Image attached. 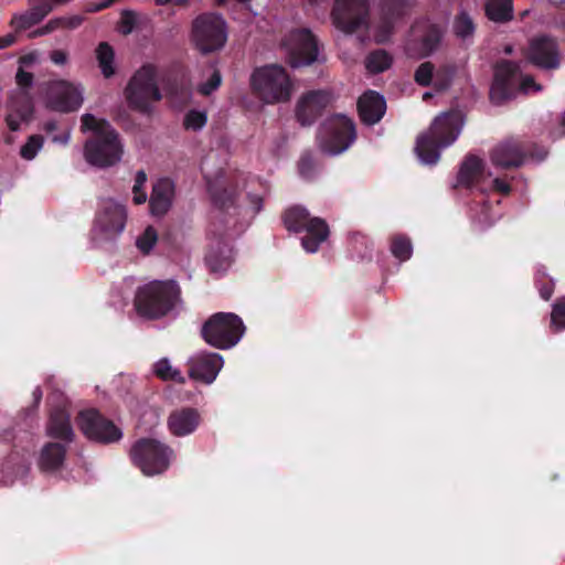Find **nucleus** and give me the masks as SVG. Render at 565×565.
Segmentation results:
<instances>
[{
	"mask_svg": "<svg viewBox=\"0 0 565 565\" xmlns=\"http://www.w3.org/2000/svg\"><path fill=\"white\" fill-rule=\"evenodd\" d=\"M173 196V184L171 179H157L152 184V193L150 195V209L154 215L164 214L172 201Z\"/></svg>",
	"mask_w": 565,
	"mask_h": 565,
	"instance_id": "nucleus-26",
	"label": "nucleus"
},
{
	"mask_svg": "<svg viewBox=\"0 0 565 565\" xmlns=\"http://www.w3.org/2000/svg\"><path fill=\"white\" fill-rule=\"evenodd\" d=\"M439 34L434 31L431 33H429L428 35L425 36L424 39V50H423V55H428L430 54L437 46L438 42H439Z\"/></svg>",
	"mask_w": 565,
	"mask_h": 565,
	"instance_id": "nucleus-51",
	"label": "nucleus"
},
{
	"mask_svg": "<svg viewBox=\"0 0 565 565\" xmlns=\"http://www.w3.org/2000/svg\"><path fill=\"white\" fill-rule=\"evenodd\" d=\"M56 129V122L55 121H47L44 124V130L47 132H52Z\"/></svg>",
	"mask_w": 565,
	"mask_h": 565,
	"instance_id": "nucleus-61",
	"label": "nucleus"
},
{
	"mask_svg": "<svg viewBox=\"0 0 565 565\" xmlns=\"http://www.w3.org/2000/svg\"><path fill=\"white\" fill-rule=\"evenodd\" d=\"M134 463L146 476H156L164 472L172 459L173 450L166 444L156 439H141L131 449Z\"/></svg>",
	"mask_w": 565,
	"mask_h": 565,
	"instance_id": "nucleus-10",
	"label": "nucleus"
},
{
	"mask_svg": "<svg viewBox=\"0 0 565 565\" xmlns=\"http://www.w3.org/2000/svg\"><path fill=\"white\" fill-rule=\"evenodd\" d=\"M71 139V130H65L61 135L53 136L52 141L60 145L68 143Z\"/></svg>",
	"mask_w": 565,
	"mask_h": 565,
	"instance_id": "nucleus-59",
	"label": "nucleus"
},
{
	"mask_svg": "<svg viewBox=\"0 0 565 565\" xmlns=\"http://www.w3.org/2000/svg\"><path fill=\"white\" fill-rule=\"evenodd\" d=\"M332 95L328 90H310L300 96L296 106V116L301 125L312 124L321 113L332 103Z\"/></svg>",
	"mask_w": 565,
	"mask_h": 565,
	"instance_id": "nucleus-19",
	"label": "nucleus"
},
{
	"mask_svg": "<svg viewBox=\"0 0 565 565\" xmlns=\"http://www.w3.org/2000/svg\"><path fill=\"white\" fill-rule=\"evenodd\" d=\"M393 64V56L385 50L372 51L365 57V67L372 74L383 73Z\"/></svg>",
	"mask_w": 565,
	"mask_h": 565,
	"instance_id": "nucleus-31",
	"label": "nucleus"
},
{
	"mask_svg": "<svg viewBox=\"0 0 565 565\" xmlns=\"http://www.w3.org/2000/svg\"><path fill=\"white\" fill-rule=\"evenodd\" d=\"M484 10L488 19L497 23L507 22L513 18L511 0H487Z\"/></svg>",
	"mask_w": 565,
	"mask_h": 565,
	"instance_id": "nucleus-29",
	"label": "nucleus"
},
{
	"mask_svg": "<svg viewBox=\"0 0 565 565\" xmlns=\"http://www.w3.org/2000/svg\"><path fill=\"white\" fill-rule=\"evenodd\" d=\"M551 328L557 332L565 329V297L557 299L551 313Z\"/></svg>",
	"mask_w": 565,
	"mask_h": 565,
	"instance_id": "nucleus-41",
	"label": "nucleus"
},
{
	"mask_svg": "<svg viewBox=\"0 0 565 565\" xmlns=\"http://www.w3.org/2000/svg\"><path fill=\"white\" fill-rule=\"evenodd\" d=\"M301 246L307 253H316L329 237V226L324 220L313 217L302 230Z\"/></svg>",
	"mask_w": 565,
	"mask_h": 565,
	"instance_id": "nucleus-24",
	"label": "nucleus"
},
{
	"mask_svg": "<svg viewBox=\"0 0 565 565\" xmlns=\"http://www.w3.org/2000/svg\"><path fill=\"white\" fill-rule=\"evenodd\" d=\"M33 397H34L35 403H39L41 401L42 392L40 391V388L34 390Z\"/></svg>",
	"mask_w": 565,
	"mask_h": 565,
	"instance_id": "nucleus-64",
	"label": "nucleus"
},
{
	"mask_svg": "<svg viewBox=\"0 0 565 565\" xmlns=\"http://www.w3.org/2000/svg\"><path fill=\"white\" fill-rule=\"evenodd\" d=\"M47 435L64 441H71L73 429L70 424V416L64 408H56L52 412L46 427Z\"/></svg>",
	"mask_w": 565,
	"mask_h": 565,
	"instance_id": "nucleus-27",
	"label": "nucleus"
},
{
	"mask_svg": "<svg viewBox=\"0 0 565 565\" xmlns=\"http://www.w3.org/2000/svg\"><path fill=\"white\" fill-rule=\"evenodd\" d=\"M29 10L41 22L46 15L53 11V4L47 3L46 0H29Z\"/></svg>",
	"mask_w": 565,
	"mask_h": 565,
	"instance_id": "nucleus-47",
	"label": "nucleus"
},
{
	"mask_svg": "<svg viewBox=\"0 0 565 565\" xmlns=\"http://www.w3.org/2000/svg\"><path fill=\"white\" fill-rule=\"evenodd\" d=\"M201 423V415L192 407L178 408L168 417V428L173 436L184 437L196 430Z\"/></svg>",
	"mask_w": 565,
	"mask_h": 565,
	"instance_id": "nucleus-20",
	"label": "nucleus"
},
{
	"mask_svg": "<svg viewBox=\"0 0 565 565\" xmlns=\"http://www.w3.org/2000/svg\"><path fill=\"white\" fill-rule=\"evenodd\" d=\"M483 172L484 161L475 154H468L460 166L459 177H473Z\"/></svg>",
	"mask_w": 565,
	"mask_h": 565,
	"instance_id": "nucleus-37",
	"label": "nucleus"
},
{
	"mask_svg": "<svg viewBox=\"0 0 565 565\" xmlns=\"http://www.w3.org/2000/svg\"><path fill=\"white\" fill-rule=\"evenodd\" d=\"M96 58L98 61V65L100 71L105 77H110L115 74L114 67V58L115 53L113 47L106 43L102 42L96 49Z\"/></svg>",
	"mask_w": 565,
	"mask_h": 565,
	"instance_id": "nucleus-34",
	"label": "nucleus"
},
{
	"mask_svg": "<svg viewBox=\"0 0 565 565\" xmlns=\"http://www.w3.org/2000/svg\"><path fill=\"white\" fill-rule=\"evenodd\" d=\"M181 3V0H156V3L159 4V6H164V4H168V3Z\"/></svg>",
	"mask_w": 565,
	"mask_h": 565,
	"instance_id": "nucleus-63",
	"label": "nucleus"
},
{
	"mask_svg": "<svg viewBox=\"0 0 565 565\" xmlns=\"http://www.w3.org/2000/svg\"><path fill=\"white\" fill-rule=\"evenodd\" d=\"M546 273L544 268H539L535 276V282L540 290V295L543 299L548 300L552 297L554 290V282L552 279H546Z\"/></svg>",
	"mask_w": 565,
	"mask_h": 565,
	"instance_id": "nucleus-45",
	"label": "nucleus"
},
{
	"mask_svg": "<svg viewBox=\"0 0 565 565\" xmlns=\"http://www.w3.org/2000/svg\"><path fill=\"white\" fill-rule=\"evenodd\" d=\"M456 73L457 66L455 64H444L435 68L433 87L437 92L446 90L451 85Z\"/></svg>",
	"mask_w": 565,
	"mask_h": 565,
	"instance_id": "nucleus-35",
	"label": "nucleus"
},
{
	"mask_svg": "<svg viewBox=\"0 0 565 565\" xmlns=\"http://www.w3.org/2000/svg\"><path fill=\"white\" fill-rule=\"evenodd\" d=\"M11 113L7 117V124L13 131L20 128L21 121H26L33 114L31 97L25 92H19L10 102Z\"/></svg>",
	"mask_w": 565,
	"mask_h": 565,
	"instance_id": "nucleus-25",
	"label": "nucleus"
},
{
	"mask_svg": "<svg viewBox=\"0 0 565 565\" xmlns=\"http://www.w3.org/2000/svg\"><path fill=\"white\" fill-rule=\"evenodd\" d=\"M180 301V288L174 280H153L141 286L135 298L137 312L157 319L172 311Z\"/></svg>",
	"mask_w": 565,
	"mask_h": 565,
	"instance_id": "nucleus-3",
	"label": "nucleus"
},
{
	"mask_svg": "<svg viewBox=\"0 0 565 565\" xmlns=\"http://www.w3.org/2000/svg\"><path fill=\"white\" fill-rule=\"evenodd\" d=\"M491 160L497 167L512 169L524 164L526 156L519 142L509 140L492 150Z\"/></svg>",
	"mask_w": 565,
	"mask_h": 565,
	"instance_id": "nucleus-22",
	"label": "nucleus"
},
{
	"mask_svg": "<svg viewBox=\"0 0 565 565\" xmlns=\"http://www.w3.org/2000/svg\"><path fill=\"white\" fill-rule=\"evenodd\" d=\"M286 46L289 52V63L292 67L311 64L317 58V43L308 30L291 32Z\"/></svg>",
	"mask_w": 565,
	"mask_h": 565,
	"instance_id": "nucleus-16",
	"label": "nucleus"
},
{
	"mask_svg": "<svg viewBox=\"0 0 565 565\" xmlns=\"http://www.w3.org/2000/svg\"><path fill=\"white\" fill-rule=\"evenodd\" d=\"M313 217L302 206H292L285 212L284 223L288 231L300 233Z\"/></svg>",
	"mask_w": 565,
	"mask_h": 565,
	"instance_id": "nucleus-30",
	"label": "nucleus"
},
{
	"mask_svg": "<svg viewBox=\"0 0 565 565\" xmlns=\"http://www.w3.org/2000/svg\"><path fill=\"white\" fill-rule=\"evenodd\" d=\"M454 32L461 40L470 39L475 34L476 25L472 18L466 13L460 12L454 21Z\"/></svg>",
	"mask_w": 565,
	"mask_h": 565,
	"instance_id": "nucleus-36",
	"label": "nucleus"
},
{
	"mask_svg": "<svg viewBox=\"0 0 565 565\" xmlns=\"http://www.w3.org/2000/svg\"><path fill=\"white\" fill-rule=\"evenodd\" d=\"M147 179H136V183L132 186L134 201L136 204H141L147 201V193L145 191V182Z\"/></svg>",
	"mask_w": 565,
	"mask_h": 565,
	"instance_id": "nucleus-50",
	"label": "nucleus"
},
{
	"mask_svg": "<svg viewBox=\"0 0 565 565\" xmlns=\"http://www.w3.org/2000/svg\"><path fill=\"white\" fill-rule=\"evenodd\" d=\"M462 126L463 117L460 111L450 110L439 114L416 139L415 153L420 163L436 164L440 159L441 150L456 141Z\"/></svg>",
	"mask_w": 565,
	"mask_h": 565,
	"instance_id": "nucleus-2",
	"label": "nucleus"
},
{
	"mask_svg": "<svg viewBox=\"0 0 565 565\" xmlns=\"http://www.w3.org/2000/svg\"><path fill=\"white\" fill-rule=\"evenodd\" d=\"M17 41V36L14 33H8L0 38V50L7 49L13 45Z\"/></svg>",
	"mask_w": 565,
	"mask_h": 565,
	"instance_id": "nucleus-57",
	"label": "nucleus"
},
{
	"mask_svg": "<svg viewBox=\"0 0 565 565\" xmlns=\"http://www.w3.org/2000/svg\"><path fill=\"white\" fill-rule=\"evenodd\" d=\"M65 447L58 443H49L40 455L39 466L44 471L56 470L64 460Z\"/></svg>",
	"mask_w": 565,
	"mask_h": 565,
	"instance_id": "nucleus-28",
	"label": "nucleus"
},
{
	"mask_svg": "<svg viewBox=\"0 0 565 565\" xmlns=\"http://www.w3.org/2000/svg\"><path fill=\"white\" fill-rule=\"evenodd\" d=\"M189 376L212 384L224 365L223 356L215 352L200 351L189 359Z\"/></svg>",
	"mask_w": 565,
	"mask_h": 565,
	"instance_id": "nucleus-17",
	"label": "nucleus"
},
{
	"mask_svg": "<svg viewBox=\"0 0 565 565\" xmlns=\"http://www.w3.org/2000/svg\"><path fill=\"white\" fill-rule=\"evenodd\" d=\"M15 81L20 87H23V88L30 87L33 84V74L25 72L24 70H22L20 67L15 75Z\"/></svg>",
	"mask_w": 565,
	"mask_h": 565,
	"instance_id": "nucleus-53",
	"label": "nucleus"
},
{
	"mask_svg": "<svg viewBox=\"0 0 565 565\" xmlns=\"http://www.w3.org/2000/svg\"><path fill=\"white\" fill-rule=\"evenodd\" d=\"M205 262L211 271L222 274L233 264V249L224 238H212Z\"/></svg>",
	"mask_w": 565,
	"mask_h": 565,
	"instance_id": "nucleus-21",
	"label": "nucleus"
},
{
	"mask_svg": "<svg viewBox=\"0 0 565 565\" xmlns=\"http://www.w3.org/2000/svg\"><path fill=\"white\" fill-rule=\"evenodd\" d=\"M333 25L344 34L369 26L367 0H335L331 13Z\"/></svg>",
	"mask_w": 565,
	"mask_h": 565,
	"instance_id": "nucleus-12",
	"label": "nucleus"
},
{
	"mask_svg": "<svg viewBox=\"0 0 565 565\" xmlns=\"http://www.w3.org/2000/svg\"><path fill=\"white\" fill-rule=\"evenodd\" d=\"M244 333L245 326L242 319L234 313H215L202 327V337L205 342L220 350L236 345Z\"/></svg>",
	"mask_w": 565,
	"mask_h": 565,
	"instance_id": "nucleus-8",
	"label": "nucleus"
},
{
	"mask_svg": "<svg viewBox=\"0 0 565 565\" xmlns=\"http://www.w3.org/2000/svg\"><path fill=\"white\" fill-rule=\"evenodd\" d=\"M77 424L83 434L92 440L113 443L122 437L121 430L95 409L82 411Z\"/></svg>",
	"mask_w": 565,
	"mask_h": 565,
	"instance_id": "nucleus-15",
	"label": "nucleus"
},
{
	"mask_svg": "<svg viewBox=\"0 0 565 565\" xmlns=\"http://www.w3.org/2000/svg\"><path fill=\"white\" fill-rule=\"evenodd\" d=\"M355 140V128L345 116H335L326 121L320 136V148L330 156H337L350 148Z\"/></svg>",
	"mask_w": 565,
	"mask_h": 565,
	"instance_id": "nucleus-11",
	"label": "nucleus"
},
{
	"mask_svg": "<svg viewBox=\"0 0 565 565\" xmlns=\"http://www.w3.org/2000/svg\"><path fill=\"white\" fill-rule=\"evenodd\" d=\"M524 55L530 63L544 70H555L559 66L557 44L548 36L533 38Z\"/></svg>",
	"mask_w": 565,
	"mask_h": 565,
	"instance_id": "nucleus-18",
	"label": "nucleus"
},
{
	"mask_svg": "<svg viewBox=\"0 0 565 565\" xmlns=\"http://www.w3.org/2000/svg\"><path fill=\"white\" fill-rule=\"evenodd\" d=\"M114 1L115 0H104L99 3L88 6L86 8V12H88V13L99 12V11L110 7L114 3Z\"/></svg>",
	"mask_w": 565,
	"mask_h": 565,
	"instance_id": "nucleus-56",
	"label": "nucleus"
},
{
	"mask_svg": "<svg viewBox=\"0 0 565 565\" xmlns=\"http://www.w3.org/2000/svg\"><path fill=\"white\" fill-rule=\"evenodd\" d=\"M50 58L56 65H64L67 63L68 55L63 50H54L50 53Z\"/></svg>",
	"mask_w": 565,
	"mask_h": 565,
	"instance_id": "nucleus-55",
	"label": "nucleus"
},
{
	"mask_svg": "<svg viewBox=\"0 0 565 565\" xmlns=\"http://www.w3.org/2000/svg\"><path fill=\"white\" fill-rule=\"evenodd\" d=\"M519 88L521 92L529 94L542 89L540 84L534 82L530 75H523L520 64L504 61L497 65L494 82L490 89V98L492 103L500 105L511 99Z\"/></svg>",
	"mask_w": 565,
	"mask_h": 565,
	"instance_id": "nucleus-7",
	"label": "nucleus"
},
{
	"mask_svg": "<svg viewBox=\"0 0 565 565\" xmlns=\"http://www.w3.org/2000/svg\"><path fill=\"white\" fill-rule=\"evenodd\" d=\"M408 4V0L381 1L373 23V36L376 43H385L390 40Z\"/></svg>",
	"mask_w": 565,
	"mask_h": 565,
	"instance_id": "nucleus-14",
	"label": "nucleus"
},
{
	"mask_svg": "<svg viewBox=\"0 0 565 565\" xmlns=\"http://www.w3.org/2000/svg\"><path fill=\"white\" fill-rule=\"evenodd\" d=\"M128 218L127 207L124 203L111 199H102L98 203L90 239L95 245L111 242L124 233Z\"/></svg>",
	"mask_w": 565,
	"mask_h": 565,
	"instance_id": "nucleus-6",
	"label": "nucleus"
},
{
	"mask_svg": "<svg viewBox=\"0 0 565 565\" xmlns=\"http://www.w3.org/2000/svg\"><path fill=\"white\" fill-rule=\"evenodd\" d=\"M435 66L431 62L422 63L414 73V79L419 86H433Z\"/></svg>",
	"mask_w": 565,
	"mask_h": 565,
	"instance_id": "nucleus-39",
	"label": "nucleus"
},
{
	"mask_svg": "<svg viewBox=\"0 0 565 565\" xmlns=\"http://www.w3.org/2000/svg\"><path fill=\"white\" fill-rule=\"evenodd\" d=\"M44 139L40 135H33L29 137L26 142L21 146L20 154L25 160H32L35 158L38 152L42 149Z\"/></svg>",
	"mask_w": 565,
	"mask_h": 565,
	"instance_id": "nucleus-42",
	"label": "nucleus"
},
{
	"mask_svg": "<svg viewBox=\"0 0 565 565\" xmlns=\"http://www.w3.org/2000/svg\"><path fill=\"white\" fill-rule=\"evenodd\" d=\"M391 250L396 258H398L401 262H404L412 256L413 246L407 237L396 236L392 241Z\"/></svg>",
	"mask_w": 565,
	"mask_h": 565,
	"instance_id": "nucleus-38",
	"label": "nucleus"
},
{
	"mask_svg": "<svg viewBox=\"0 0 565 565\" xmlns=\"http://www.w3.org/2000/svg\"><path fill=\"white\" fill-rule=\"evenodd\" d=\"M479 179H477L478 181ZM482 181H487L493 186V190L499 191L501 193H509L511 185L509 183V179H481ZM473 181L476 179H458V182L454 185L455 188L459 186H466L471 188L473 186Z\"/></svg>",
	"mask_w": 565,
	"mask_h": 565,
	"instance_id": "nucleus-43",
	"label": "nucleus"
},
{
	"mask_svg": "<svg viewBox=\"0 0 565 565\" xmlns=\"http://www.w3.org/2000/svg\"><path fill=\"white\" fill-rule=\"evenodd\" d=\"M152 371L156 374V376L163 381H172L177 383L184 382V376L182 375L181 371L174 367L171 361L167 358L158 360L153 364Z\"/></svg>",
	"mask_w": 565,
	"mask_h": 565,
	"instance_id": "nucleus-32",
	"label": "nucleus"
},
{
	"mask_svg": "<svg viewBox=\"0 0 565 565\" xmlns=\"http://www.w3.org/2000/svg\"><path fill=\"white\" fill-rule=\"evenodd\" d=\"M81 130L93 134L83 149L84 159L88 164L109 168L121 161L125 152L124 142L118 131L107 120L92 114H84L81 118Z\"/></svg>",
	"mask_w": 565,
	"mask_h": 565,
	"instance_id": "nucleus-1",
	"label": "nucleus"
},
{
	"mask_svg": "<svg viewBox=\"0 0 565 565\" xmlns=\"http://www.w3.org/2000/svg\"><path fill=\"white\" fill-rule=\"evenodd\" d=\"M191 39L203 54L221 50L227 41V25L224 18L214 12L199 15L192 22Z\"/></svg>",
	"mask_w": 565,
	"mask_h": 565,
	"instance_id": "nucleus-9",
	"label": "nucleus"
},
{
	"mask_svg": "<svg viewBox=\"0 0 565 565\" xmlns=\"http://www.w3.org/2000/svg\"><path fill=\"white\" fill-rule=\"evenodd\" d=\"M298 166L300 173L307 174L315 170L316 160L311 154L306 153L300 158Z\"/></svg>",
	"mask_w": 565,
	"mask_h": 565,
	"instance_id": "nucleus-52",
	"label": "nucleus"
},
{
	"mask_svg": "<svg viewBox=\"0 0 565 565\" xmlns=\"http://www.w3.org/2000/svg\"><path fill=\"white\" fill-rule=\"evenodd\" d=\"M128 106L141 114H150L154 104L161 100L157 68L150 64L141 66L125 88Z\"/></svg>",
	"mask_w": 565,
	"mask_h": 565,
	"instance_id": "nucleus-5",
	"label": "nucleus"
},
{
	"mask_svg": "<svg viewBox=\"0 0 565 565\" xmlns=\"http://www.w3.org/2000/svg\"><path fill=\"white\" fill-rule=\"evenodd\" d=\"M158 241H159L158 230L152 225H148L142 230V232H140L136 236L135 244H136L137 249L141 254L149 255L156 247Z\"/></svg>",
	"mask_w": 565,
	"mask_h": 565,
	"instance_id": "nucleus-33",
	"label": "nucleus"
},
{
	"mask_svg": "<svg viewBox=\"0 0 565 565\" xmlns=\"http://www.w3.org/2000/svg\"><path fill=\"white\" fill-rule=\"evenodd\" d=\"M250 87L266 104L286 103L294 92L292 82L285 68L275 64L256 68L250 75Z\"/></svg>",
	"mask_w": 565,
	"mask_h": 565,
	"instance_id": "nucleus-4",
	"label": "nucleus"
},
{
	"mask_svg": "<svg viewBox=\"0 0 565 565\" xmlns=\"http://www.w3.org/2000/svg\"><path fill=\"white\" fill-rule=\"evenodd\" d=\"M57 23L60 29L74 30L77 29L84 22V17L74 14L68 17H58Z\"/></svg>",
	"mask_w": 565,
	"mask_h": 565,
	"instance_id": "nucleus-49",
	"label": "nucleus"
},
{
	"mask_svg": "<svg viewBox=\"0 0 565 565\" xmlns=\"http://www.w3.org/2000/svg\"><path fill=\"white\" fill-rule=\"evenodd\" d=\"M38 23H40L39 19L35 15H33L31 10L28 9L22 13L14 14L11 19L10 25L17 32H22L34 26Z\"/></svg>",
	"mask_w": 565,
	"mask_h": 565,
	"instance_id": "nucleus-40",
	"label": "nucleus"
},
{
	"mask_svg": "<svg viewBox=\"0 0 565 565\" xmlns=\"http://www.w3.org/2000/svg\"><path fill=\"white\" fill-rule=\"evenodd\" d=\"M207 121L205 111L190 110L184 117V127L191 130L202 129Z\"/></svg>",
	"mask_w": 565,
	"mask_h": 565,
	"instance_id": "nucleus-44",
	"label": "nucleus"
},
{
	"mask_svg": "<svg viewBox=\"0 0 565 565\" xmlns=\"http://www.w3.org/2000/svg\"><path fill=\"white\" fill-rule=\"evenodd\" d=\"M358 109L363 122L376 124L384 115L386 105L384 98L374 92L365 93L358 102Z\"/></svg>",
	"mask_w": 565,
	"mask_h": 565,
	"instance_id": "nucleus-23",
	"label": "nucleus"
},
{
	"mask_svg": "<svg viewBox=\"0 0 565 565\" xmlns=\"http://www.w3.org/2000/svg\"><path fill=\"white\" fill-rule=\"evenodd\" d=\"M139 17L132 10H124L120 17V32L125 35L131 33L138 24Z\"/></svg>",
	"mask_w": 565,
	"mask_h": 565,
	"instance_id": "nucleus-46",
	"label": "nucleus"
},
{
	"mask_svg": "<svg viewBox=\"0 0 565 565\" xmlns=\"http://www.w3.org/2000/svg\"><path fill=\"white\" fill-rule=\"evenodd\" d=\"M248 199L250 201V204H252V209L253 211L256 213V212H259L260 209H262V204H263V196L260 194H253V193H249L248 194Z\"/></svg>",
	"mask_w": 565,
	"mask_h": 565,
	"instance_id": "nucleus-58",
	"label": "nucleus"
},
{
	"mask_svg": "<svg viewBox=\"0 0 565 565\" xmlns=\"http://www.w3.org/2000/svg\"><path fill=\"white\" fill-rule=\"evenodd\" d=\"M47 3H52L53 7L56 4V6H62V4H66L68 2H71L72 0H46Z\"/></svg>",
	"mask_w": 565,
	"mask_h": 565,
	"instance_id": "nucleus-62",
	"label": "nucleus"
},
{
	"mask_svg": "<svg viewBox=\"0 0 565 565\" xmlns=\"http://www.w3.org/2000/svg\"><path fill=\"white\" fill-rule=\"evenodd\" d=\"M38 61V55L35 53H30L20 58V63L24 65L33 64Z\"/></svg>",
	"mask_w": 565,
	"mask_h": 565,
	"instance_id": "nucleus-60",
	"label": "nucleus"
},
{
	"mask_svg": "<svg viewBox=\"0 0 565 565\" xmlns=\"http://www.w3.org/2000/svg\"><path fill=\"white\" fill-rule=\"evenodd\" d=\"M56 30H60L58 28V23H57V19L54 18V19H51L45 25H43L41 29L34 31L32 33V36H41V35H45V34H49L53 31H56Z\"/></svg>",
	"mask_w": 565,
	"mask_h": 565,
	"instance_id": "nucleus-54",
	"label": "nucleus"
},
{
	"mask_svg": "<svg viewBox=\"0 0 565 565\" xmlns=\"http://www.w3.org/2000/svg\"><path fill=\"white\" fill-rule=\"evenodd\" d=\"M84 102L83 88L67 81H54L45 93V106L54 111L71 113L77 110Z\"/></svg>",
	"mask_w": 565,
	"mask_h": 565,
	"instance_id": "nucleus-13",
	"label": "nucleus"
},
{
	"mask_svg": "<svg viewBox=\"0 0 565 565\" xmlns=\"http://www.w3.org/2000/svg\"><path fill=\"white\" fill-rule=\"evenodd\" d=\"M221 82H222L221 73L217 70H214L213 73L211 74L210 78L205 83H202L199 86V92L202 95H210L212 92H214L215 89L218 88V86L221 85Z\"/></svg>",
	"mask_w": 565,
	"mask_h": 565,
	"instance_id": "nucleus-48",
	"label": "nucleus"
}]
</instances>
